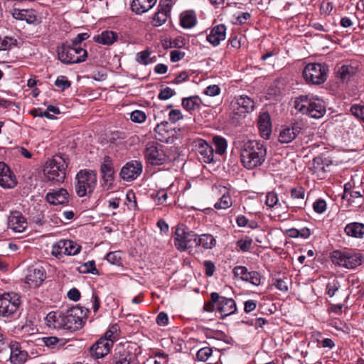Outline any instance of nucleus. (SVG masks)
<instances>
[{
  "label": "nucleus",
  "mask_w": 364,
  "mask_h": 364,
  "mask_svg": "<svg viewBox=\"0 0 364 364\" xmlns=\"http://www.w3.org/2000/svg\"><path fill=\"white\" fill-rule=\"evenodd\" d=\"M198 235L193 231H186L183 225H178L175 232L174 244L180 251L196 247Z\"/></svg>",
  "instance_id": "8"
},
{
  "label": "nucleus",
  "mask_w": 364,
  "mask_h": 364,
  "mask_svg": "<svg viewBox=\"0 0 364 364\" xmlns=\"http://www.w3.org/2000/svg\"><path fill=\"white\" fill-rule=\"evenodd\" d=\"M8 228L16 232H23L27 227L26 218L20 212H12L8 218Z\"/></svg>",
  "instance_id": "20"
},
{
  "label": "nucleus",
  "mask_w": 364,
  "mask_h": 364,
  "mask_svg": "<svg viewBox=\"0 0 364 364\" xmlns=\"http://www.w3.org/2000/svg\"><path fill=\"white\" fill-rule=\"evenodd\" d=\"M16 40L9 37H0V50L9 49L13 45H15Z\"/></svg>",
  "instance_id": "49"
},
{
  "label": "nucleus",
  "mask_w": 364,
  "mask_h": 364,
  "mask_svg": "<svg viewBox=\"0 0 364 364\" xmlns=\"http://www.w3.org/2000/svg\"><path fill=\"white\" fill-rule=\"evenodd\" d=\"M142 171V164L138 161H132L127 163L120 172V176L126 181H132L136 178Z\"/></svg>",
  "instance_id": "14"
},
{
  "label": "nucleus",
  "mask_w": 364,
  "mask_h": 364,
  "mask_svg": "<svg viewBox=\"0 0 364 364\" xmlns=\"http://www.w3.org/2000/svg\"><path fill=\"white\" fill-rule=\"evenodd\" d=\"M348 203L355 208H359L364 204V198L359 191H353L349 192V196L346 198Z\"/></svg>",
  "instance_id": "33"
},
{
  "label": "nucleus",
  "mask_w": 364,
  "mask_h": 364,
  "mask_svg": "<svg viewBox=\"0 0 364 364\" xmlns=\"http://www.w3.org/2000/svg\"><path fill=\"white\" fill-rule=\"evenodd\" d=\"M174 94L175 92L173 91V90L167 87L160 91L158 97L161 100H166L174 95Z\"/></svg>",
  "instance_id": "57"
},
{
  "label": "nucleus",
  "mask_w": 364,
  "mask_h": 364,
  "mask_svg": "<svg viewBox=\"0 0 364 364\" xmlns=\"http://www.w3.org/2000/svg\"><path fill=\"white\" fill-rule=\"evenodd\" d=\"M20 305L19 296L15 293L0 296V316L9 318L14 315Z\"/></svg>",
  "instance_id": "9"
},
{
  "label": "nucleus",
  "mask_w": 364,
  "mask_h": 364,
  "mask_svg": "<svg viewBox=\"0 0 364 364\" xmlns=\"http://www.w3.org/2000/svg\"><path fill=\"white\" fill-rule=\"evenodd\" d=\"M218 311L222 317H226L236 311V304L232 299H227L220 296V301L217 306Z\"/></svg>",
  "instance_id": "27"
},
{
  "label": "nucleus",
  "mask_w": 364,
  "mask_h": 364,
  "mask_svg": "<svg viewBox=\"0 0 364 364\" xmlns=\"http://www.w3.org/2000/svg\"><path fill=\"white\" fill-rule=\"evenodd\" d=\"M167 197V193L164 190L159 191L155 196V198L159 204L164 203L166 201Z\"/></svg>",
  "instance_id": "64"
},
{
  "label": "nucleus",
  "mask_w": 364,
  "mask_h": 364,
  "mask_svg": "<svg viewBox=\"0 0 364 364\" xmlns=\"http://www.w3.org/2000/svg\"><path fill=\"white\" fill-rule=\"evenodd\" d=\"M328 72L325 63H309L303 70V76L309 84L321 85L326 80Z\"/></svg>",
  "instance_id": "7"
},
{
  "label": "nucleus",
  "mask_w": 364,
  "mask_h": 364,
  "mask_svg": "<svg viewBox=\"0 0 364 364\" xmlns=\"http://www.w3.org/2000/svg\"><path fill=\"white\" fill-rule=\"evenodd\" d=\"M260 275L257 272H250L245 281L250 282L251 284L258 286L260 284Z\"/></svg>",
  "instance_id": "56"
},
{
  "label": "nucleus",
  "mask_w": 364,
  "mask_h": 364,
  "mask_svg": "<svg viewBox=\"0 0 364 364\" xmlns=\"http://www.w3.org/2000/svg\"><path fill=\"white\" fill-rule=\"evenodd\" d=\"M118 38L117 33L112 31H105L100 34L94 36V41L98 43L110 46L112 45Z\"/></svg>",
  "instance_id": "31"
},
{
  "label": "nucleus",
  "mask_w": 364,
  "mask_h": 364,
  "mask_svg": "<svg viewBox=\"0 0 364 364\" xmlns=\"http://www.w3.org/2000/svg\"><path fill=\"white\" fill-rule=\"evenodd\" d=\"M59 60L65 64H75L85 62L87 58V52L80 46H73L65 42L57 48Z\"/></svg>",
  "instance_id": "4"
},
{
  "label": "nucleus",
  "mask_w": 364,
  "mask_h": 364,
  "mask_svg": "<svg viewBox=\"0 0 364 364\" xmlns=\"http://www.w3.org/2000/svg\"><path fill=\"white\" fill-rule=\"evenodd\" d=\"M196 152L200 161L208 164L213 161V149L205 140L196 141Z\"/></svg>",
  "instance_id": "17"
},
{
  "label": "nucleus",
  "mask_w": 364,
  "mask_h": 364,
  "mask_svg": "<svg viewBox=\"0 0 364 364\" xmlns=\"http://www.w3.org/2000/svg\"><path fill=\"white\" fill-rule=\"evenodd\" d=\"M131 120L136 123H142L145 121L146 116L145 113L141 110H134L131 113Z\"/></svg>",
  "instance_id": "52"
},
{
  "label": "nucleus",
  "mask_w": 364,
  "mask_h": 364,
  "mask_svg": "<svg viewBox=\"0 0 364 364\" xmlns=\"http://www.w3.org/2000/svg\"><path fill=\"white\" fill-rule=\"evenodd\" d=\"M46 278V272L43 267H36L30 269L26 276V283L31 287L36 288L39 287Z\"/></svg>",
  "instance_id": "22"
},
{
  "label": "nucleus",
  "mask_w": 364,
  "mask_h": 364,
  "mask_svg": "<svg viewBox=\"0 0 364 364\" xmlns=\"http://www.w3.org/2000/svg\"><path fill=\"white\" fill-rule=\"evenodd\" d=\"M65 255H76L81 250V246L72 240H64Z\"/></svg>",
  "instance_id": "37"
},
{
  "label": "nucleus",
  "mask_w": 364,
  "mask_h": 364,
  "mask_svg": "<svg viewBox=\"0 0 364 364\" xmlns=\"http://www.w3.org/2000/svg\"><path fill=\"white\" fill-rule=\"evenodd\" d=\"M90 37V35L87 33H79L74 39L70 41V43L73 45V46H80L81 43L87 40Z\"/></svg>",
  "instance_id": "58"
},
{
  "label": "nucleus",
  "mask_w": 364,
  "mask_h": 364,
  "mask_svg": "<svg viewBox=\"0 0 364 364\" xmlns=\"http://www.w3.org/2000/svg\"><path fill=\"white\" fill-rule=\"evenodd\" d=\"M300 128L298 126L284 128L279 136V141L281 143L287 144L293 141L299 134Z\"/></svg>",
  "instance_id": "30"
},
{
  "label": "nucleus",
  "mask_w": 364,
  "mask_h": 364,
  "mask_svg": "<svg viewBox=\"0 0 364 364\" xmlns=\"http://www.w3.org/2000/svg\"><path fill=\"white\" fill-rule=\"evenodd\" d=\"M346 234L355 238L364 237V224L358 222H353L346 225L344 228Z\"/></svg>",
  "instance_id": "28"
},
{
  "label": "nucleus",
  "mask_w": 364,
  "mask_h": 364,
  "mask_svg": "<svg viewBox=\"0 0 364 364\" xmlns=\"http://www.w3.org/2000/svg\"><path fill=\"white\" fill-rule=\"evenodd\" d=\"M79 271L80 273L83 274L91 273L92 274H99V271L96 268L94 260L88 261L87 262L82 264L79 267Z\"/></svg>",
  "instance_id": "40"
},
{
  "label": "nucleus",
  "mask_w": 364,
  "mask_h": 364,
  "mask_svg": "<svg viewBox=\"0 0 364 364\" xmlns=\"http://www.w3.org/2000/svg\"><path fill=\"white\" fill-rule=\"evenodd\" d=\"M65 251V250L64 240H60L59 242L53 245L52 247V254L57 257H59L61 255H64Z\"/></svg>",
  "instance_id": "48"
},
{
  "label": "nucleus",
  "mask_w": 364,
  "mask_h": 364,
  "mask_svg": "<svg viewBox=\"0 0 364 364\" xmlns=\"http://www.w3.org/2000/svg\"><path fill=\"white\" fill-rule=\"evenodd\" d=\"M309 100V97L308 95H301L296 97L294 102V108L303 114H306V112H308V105L306 104H308Z\"/></svg>",
  "instance_id": "34"
},
{
  "label": "nucleus",
  "mask_w": 364,
  "mask_h": 364,
  "mask_svg": "<svg viewBox=\"0 0 364 364\" xmlns=\"http://www.w3.org/2000/svg\"><path fill=\"white\" fill-rule=\"evenodd\" d=\"M75 192L79 197L90 195L97 185V173L95 171L80 170L75 177Z\"/></svg>",
  "instance_id": "5"
},
{
  "label": "nucleus",
  "mask_w": 364,
  "mask_h": 364,
  "mask_svg": "<svg viewBox=\"0 0 364 364\" xmlns=\"http://www.w3.org/2000/svg\"><path fill=\"white\" fill-rule=\"evenodd\" d=\"M350 112L355 117L364 122V105H353L350 107Z\"/></svg>",
  "instance_id": "47"
},
{
  "label": "nucleus",
  "mask_w": 364,
  "mask_h": 364,
  "mask_svg": "<svg viewBox=\"0 0 364 364\" xmlns=\"http://www.w3.org/2000/svg\"><path fill=\"white\" fill-rule=\"evenodd\" d=\"M232 204V200L229 193L225 191L220 200L215 203L214 207L216 209H227Z\"/></svg>",
  "instance_id": "39"
},
{
  "label": "nucleus",
  "mask_w": 364,
  "mask_h": 364,
  "mask_svg": "<svg viewBox=\"0 0 364 364\" xmlns=\"http://www.w3.org/2000/svg\"><path fill=\"white\" fill-rule=\"evenodd\" d=\"M168 116L169 119L173 123L176 122L177 121L183 118V115L181 111L178 109H172L169 112Z\"/></svg>",
  "instance_id": "63"
},
{
  "label": "nucleus",
  "mask_w": 364,
  "mask_h": 364,
  "mask_svg": "<svg viewBox=\"0 0 364 364\" xmlns=\"http://www.w3.org/2000/svg\"><path fill=\"white\" fill-rule=\"evenodd\" d=\"M145 157L149 164L155 166L162 165L169 160L164 150V146L154 142L146 145Z\"/></svg>",
  "instance_id": "10"
},
{
  "label": "nucleus",
  "mask_w": 364,
  "mask_h": 364,
  "mask_svg": "<svg viewBox=\"0 0 364 364\" xmlns=\"http://www.w3.org/2000/svg\"><path fill=\"white\" fill-rule=\"evenodd\" d=\"M69 194L64 188L53 191L46 194V200L53 205H65L68 203Z\"/></svg>",
  "instance_id": "25"
},
{
  "label": "nucleus",
  "mask_w": 364,
  "mask_h": 364,
  "mask_svg": "<svg viewBox=\"0 0 364 364\" xmlns=\"http://www.w3.org/2000/svg\"><path fill=\"white\" fill-rule=\"evenodd\" d=\"M55 85L63 91L70 87L71 82L65 76L61 75L56 79Z\"/></svg>",
  "instance_id": "51"
},
{
  "label": "nucleus",
  "mask_w": 364,
  "mask_h": 364,
  "mask_svg": "<svg viewBox=\"0 0 364 364\" xmlns=\"http://www.w3.org/2000/svg\"><path fill=\"white\" fill-rule=\"evenodd\" d=\"M340 287L339 282L337 280H333L331 282H328L326 286V294L332 297L335 293L338 290Z\"/></svg>",
  "instance_id": "54"
},
{
  "label": "nucleus",
  "mask_w": 364,
  "mask_h": 364,
  "mask_svg": "<svg viewBox=\"0 0 364 364\" xmlns=\"http://www.w3.org/2000/svg\"><path fill=\"white\" fill-rule=\"evenodd\" d=\"M170 56H171V60L172 62L176 63L184 58L185 53L181 52L178 50H173L171 51Z\"/></svg>",
  "instance_id": "61"
},
{
  "label": "nucleus",
  "mask_w": 364,
  "mask_h": 364,
  "mask_svg": "<svg viewBox=\"0 0 364 364\" xmlns=\"http://www.w3.org/2000/svg\"><path fill=\"white\" fill-rule=\"evenodd\" d=\"M226 36V27L223 24L214 26L208 35H207V41L213 46H217L220 41H224Z\"/></svg>",
  "instance_id": "24"
},
{
  "label": "nucleus",
  "mask_w": 364,
  "mask_h": 364,
  "mask_svg": "<svg viewBox=\"0 0 364 364\" xmlns=\"http://www.w3.org/2000/svg\"><path fill=\"white\" fill-rule=\"evenodd\" d=\"M233 273L236 277H240L242 280H246L250 272L243 266H237L233 269Z\"/></svg>",
  "instance_id": "53"
},
{
  "label": "nucleus",
  "mask_w": 364,
  "mask_h": 364,
  "mask_svg": "<svg viewBox=\"0 0 364 364\" xmlns=\"http://www.w3.org/2000/svg\"><path fill=\"white\" fill-rule=\"evenodd\" d=\"M11 14L14 18L20 21H26L28 23H36L38 22L35 11L33 9H19L14 8Z\"/></svg>",
  "instance_id": "26"
},
{
  "label": "nucleus",
  "mask_w": 364,
  "mask_h": 364,
  "mask_svg": "<svg viewBox=\"0 0 364 364\" xmlns=\"http://www.w3.org/2000/svg\"><path fill=\"white\" fill-rule=\"evenodd\" d=\"M180 21L182 27L185 28H191L196 23V17L191 13H183L181 15Z\"/></svg>",
  "instance_id": "35"
},
{
  "label": "nucleus",
  "mask_w": 364,
  "mask_h": 364,
  "mask_svg": "<svg viewBox=\"0 0 364 364\" xmlns=\"http://www.w3.org/2000/svg\"><path fill=\"white\" fill-rule=\"evenodd\" d=\"M41 340L43 344L50 348H60L61 346L60 340L55 336L43 337Z\"/></svg>",
  "instance_id": "43"
},
{
  "label": "nucleus",
  "mask_w": 364,
  "mask_h": 364,
  "mask_svg": "<svg viewBox=\"0 0 364 364\" xmlns=\"http://www.w3.org/2000/svg\"><path fill=\"white\" fill-rule=\"evenodd\" d=\"M212 348L209 347L202 348L197 352V359L200 361L205 362L210 358V356L212 355Z\"/></svg>",
  "instance_id": "46"
},
{
  "label": "nucleus",
  "mask_w": 364,
  "mask_h": 364,
  "mask_svg": "<svg viewBox=\"0 0 364 364\" xmlns=\"http://www.w3.org/2000/svg\"><path fill=\"white\" fill-rule=\"evenodd\" d=\"M111 347V341L106 338H100L90 347V355L95 359L103 358L109 353Z\"/></svg>",
  "instance_id": "19"
},
{
  "label": "nucleus",
  "mask_w": 364,
  "mask_h": 364,
  "mask_svg": "<svg viewBox=\"0 0 364 364\" xmlns=\"http://www.w3.org/2000/svg\"><path fill=\"white\" fill-rule=\"evenodd\" d=\"M172 0H161L158 6V11L154 14V21L156 26L164 23L170 16L171 10L173 6Z\"/></svg>",
  "instance_id": "15"
},
{
  "label": "nucleus",
  "mask_w": 364,
  "mask_h": 364,
  "mask_svg": "<svg viewBox=\"0 0 364 364\" xmlns=\"http://www.w3.org/2000/svg\"><path fill=\"white\" fill-rule=\"evenodd\" d=\"M216 245V240L210 234L198 235L196 247H202L204 249H212Z\"/></svg>",
  "instance_id": "32"
},
{
  "label": "nucleus",
  "mask_w": 364,
  "mask_h": 364,
  "mask_svg": "<svg viewBox=\"0 0 364 364\" xmlns=\"http://www.w3.org/2000/svg\"><path fill=\"white\" fill-rule=\"evenodd\" d=\"M157 0H133L131 4L132 10L137 14H141L151 9Z\"/></svg>",
  "instance_id": "29"
},
{
  "label": "nucleus",
  "mask_w": 364,
  "mask_h": 364,
  "mask_svg": "<svg viewBox=\"0 0 364 364\" xmlns=\"http://www.w3.org/2000/svg\"><path fill=\"white\" fill-rule=\"evenodd\" d=\"M266 149L257 141H248L240 148V160L247 169H253L264 161Z\"/></svg>",
  "instance_id": "2"
},
{
  "label": "nucleus",
  "mask_w": 364,
  "mask_h": 364,
  "mask_svg": "<svg viewBox=\"0 0 364 364\" xmlns=\"http://www.w3.org/2000/svg\"><path fill=\"white\" fill-rule=\"evenodd\" d=\"M182 106L188 111L195 110L200 107V100L198 97H189L182 100Z\"/></svg>",
  "instance_id": "36"
},
{
  "label": "nucleus",
  "mask_w": 364,
  "mask_h": 364,
  "mask_svg": "<svg viewBox=\"0 0 364 364\" xmlns=\"http://www.w3.org/2000/svg\"><path fill=\"white\" fill-rule=\"evenodd\" d=\"M136 359V354L132 353L124 345L119 344L114 350L112 357L114 364H132Z\"/></svg>",
  "instance_id": "12"
},
{
  "label": "nucleus",
  "mask_w": 364,
  "mask_h": 364,
  "mask_svg": "<svg viewBox=\"0 0 364 364\" xmlns=\"http://www.w3.org/2000/svg\"><path fill=\"white\" fill-rule=\"evenodd\" d=\"M350 69L348 65H342L337 71V77L341 79L342 82L349 80L351 76Z\"/></svg>",
  "instance_id": "44"
},
{
  "label": "nucleus",
  "mask_w": 364,
  "mask_h": 364,
  "mask_svg": "<svg viewBox=\"0 0 364 364\" xmlns=\"http://www.w3.org/2000/svg\"><path fill=\"white\" fill-rule=\"evenodd\" d=\"M10 348V362L12 364H23L28 358V353L21 349V345L16 341H11L9 346Z\"/></svg>",
  "instance_id": "18"
},
{
  "label": "nucleus",
  "mask_w": 364,
  "mask_h": 364,
  "mask_svg": "<svg viewBox=\"0 0 364 364\" xmlns=\"http://www.w3.org/2000/svg\"><path fill=\"white\" fill-rule=\"evenodd\" d=\"M88 312L87 309L76 306L65 311H50L46 316L45 321L50 328L75 331L83 326L84 319Z\"/></svg>",
  "instance_id": "1"
},
{
  "label": "nucleus",
  "mask_w": 364,
  "mask_h": 364,
  "mask_svg": "<svg viewBox=\"0 0 364 364\" xmlns=\"http://www.w3.org/2000/svg\"><path fill=\"white\" fill-rule=\"evenodd\" d=\"M156 323L159 326H166L168 323V317L166 313L160 312L156 317Z\"/></svg>",
  "instance_id": "60"
},
{
  "label": "nucleus",
  "mask_w": 364,
  "mask_h": 364,
  "mask_svg": "<svg viewBox=\"0 0 364 364\" xmlns=\"http://www.w3.org/2000/svg\"><path fill=\"white\" fill-rule=\"evenodd\" d=\"M232 106L235 113L241 116L252 112L255 109V103L248 96L241 95L236 98V102Z\"/></svg>",
  "instance_id": "16"
},
{
  "label": "nucleus",
  "mask_w": 364,
  "mask_h": 364,
  "mask_svg": "<svg viewBox=\"0 0 364 364\" xmlns=\"http://www.w3.org/2000/svg\"><path fill=\"white\" fill-rule=\"evenodd\" d=\"M307 105L308 112L306 114L312 118H320L326 112L324 102L318 98L309 97Z\"/></svg>",
  "instance_id": "21"
},
{
  "label": "nucleus",
  "mask_w": 364,
  "mask_h": 364,
  "mask_svg": "<svg viewBox=\"0 0 364 364\" xmlns=\"http://www.w3.org/2000/svg\"><path fill=\"white\" fill-rule=\"evenodd\" d=\"M289 279L286 277L283 278H277L274 282V287L281 292H287L288 291Z\"/></svg>",
  "instance_id": "45"
},
{
  "label": "nucleus",
  "mask_w": 364,
  "mask_h": 364,
  "mask_svg": "<svg viewBox=\"0 0 364 364\" xmlns=\"http://www.w3.org/2000/svg\"><path fill=\"white\" fill-rule=\"evenodd\" d=\"M258 128L262 137L269 139L272 133V120L267 112L261 113L258 118Z\"/></svg>",
  "instance_id": "23"
},
{
  "label": "nucleus",
  "mask_w": 364,
  "mask_h": 364,
  "mask_svg": "<svg viewBox=\"0 0 364 364\" xmlns=\"http://www.w3.org/2000/svg\"><path fill=\"white\" fill-rule=\"evenodd\" d=\"M106 259L112 264H119L121 263L120 252H110L106 255Z\"/></svg>",
  "instance_id": "50"
},
{
  "label": "nucleus",
  "mask_w": 364,
  "mask_h": 364,
  "mask_svg": "<svg viewBox=\"0 0 364 364\" xmlns=\"http://www.w3.org/2000/svg\"><path fill=\"white\" fill-rule=\"evenodd\" d=\"M220 92V87L216 85H210L206 87L205 93L209 96H216Z\"/></svg>",
  "instance_id": "62"
},
{
  "label": "nucleus",
  "mask_w": 364,
  "mask_h": 364,
  "mask_svg": "<svg viewBox=\"0 0 364 364\" xmlns=\"http://www.w3.org/2000/svg\"><path fill=\"white\" fill-rule=\"evenodd\" d=\"M100 172L102 176V186L107 189L112 188L114 181L115 171L111 158L109 156L104 157L100 165Z\"/></svg>",
  "instance_id": "11"
},
{
  "label": "nucleus",
  "mask_w": 364,
  "mask_h": 364,
  "mask_svg": "<svg viewBox=\"0 0 364 364\" xmlns=\"http://www.w3.org/2000/svg\"><path fill=\"white\" fill-rule=\"evenodd\" d=\"M68 164V158L65 154L55 155L52 159H48L43 168V173L46 180L53 184L63 183Z\"/></svg>",
  "instance_id": "3"
},
{
  "label": "nucleus",
  "mask_w": 364,
  "mask_h": 364,
  "mask_svg": "<svg viewBox=\"0 0 364 364\" xmlns=\"http://www.w3.org/2000/svg\"><path fill=\"white\" fill-rule=\"evenodd\" d=\"M314 210L317 213H323L326 209V203L324 200L318 199L313 204Z\"/></svg>",
  "instance_id": "55"
},
{
  "label": "nucleus",
  "mask_w": 364,
  "mask_h": 364,
  "mask_svg": "<svg viewBox=\"0 0 364 364\" xmlns=\"http://www.w3.org/2000/svg\"><path fill=\"white\" fill-rule=\"evenodd\" d=\"M18 182L14 173L4 163L0 162V186L4 188H14Z\"/></svg>",
  "instance_id": "13"
},
{
  "label": "nucleus",
  "mask_w": 364,
  "mask_h": 364,
  "mask_svg": "<svg viewBox=\"0 0 364 364\" xmlns=\"http://www.w3.org/2000/svg\"><path fill=\"white\" fill-rule=\"evenodd\" d=\"M203 265L205 267V274L208 277L213 276L215 270L214 263L210 260H207L204 262Z\"/></svg>",
  "instance_id": "59"
},
{
  "label": "nucleus",
  "mask_w": 364,
  "mask_h": 364,
  "mask_svg": "<svg viewBox=\"0 0 364 364\" xmlns=\"http://www.w3.org/2000/svg\"><path fill=\"white\" fill-rule=\"evenodd\" d=\"M213 143L215 146V152L218 154H223L227 148L226 140L220 136H215L213 138Z\"/></svg>",
  "instance_id": "42"
},
{
  "label": "nucleus",
  "mask_w": 364,
  "mask_h": 364,
  "mask_svg": "<svg viewBox=\"0 0 364 364\" xmlns=\"http://www.w3.org/2000/svg\"><path fill=\"white\" fill-rule=\"evenodd\" d=\"M331 262L338 266L347 269H354L363 262V256L360 253L352 250H334L331 255Z\"/></svg>",
  "instance_id": "6"
},
{
  "label": "nucleus",
  "mask_w": 364,
  "mask_h": 364,
  "mask_svg": "<svg viewBox=\"0 0 364 364\" xmlns=\"http://www.w3.org/2000/svg\"><path fill=\"white\" fill-rule=\"evenodd\" d=\"M150 55L151 52L148 49L137 53L136 55V60L140 64L145 65H149L156 60V57H154V60H153L150 57Z\"/></svg>",
  "instance_id": "38"
},
{
  "label": "nucleus",
  "mask_w": 364,
  "mask_h": 364,
  "mask_svg": "<svg viewBox=\"0 0 364 364\" xmlns=\"http://www.w3.org/2000/svg\"><path fill=\"white\" fill-rule=\"evenodd\" d=\"M219 301L220 295L217 292H212L210 294V301L204 304V310L208 312L214 311L215 309V305L217 304L218 306Z\"/></svg>",
  "instance_id": "41"
}]
</instances>
